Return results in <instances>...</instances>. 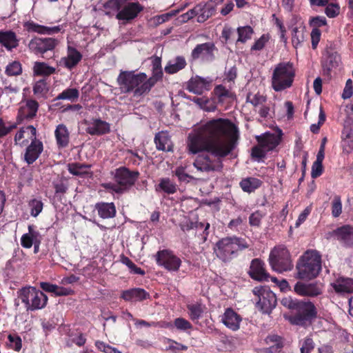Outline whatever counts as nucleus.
<instances>
[{"label":"nucleus","mask_w":353,"mask_h":353,"mask_svg":"<svg viewBox=\"0 0 353 353\" xmlns=\"http://www.w3.org/2000/svg\"><path fill=\"white\" fill-rule=\"evenodd\" d=\"M353 94V83L352 81L349 79L345 83V86L343 89L342 98L344 99H349Z\"/></svg>","instance_id":"obj_62"},{"label":"nucleus","mask_w":353,"mask_h":353,"mask_svg":"<svg viewBox=\"0 0 353 353\" xmlns=\"http://www.w3.org/2000/svg\"><path fill=\"white\" fill-rule=\"evenodd\" d=\"M95 208L102 219H110L116 215V208L113 203H99Z\"/></svg>","instance_id":"obj_31"},{"label":"nucleus","mask_w":353,"mask_h":353,"mask_svg":"<svg viewBox=\"0 0 353 353\" xmlns=\"http://www.w3.org/2000/svg\"><path fill=\"white\" fill-rule=\"evenodd\" d=\"M340 7L336 3H330L325 8V14L330 18H334L339 14Z\"/></svg>","instance_id":"obj_56"},{"label":"nucleus","mask_w":353,"mask_h":353,"mask_svg":"<svg viewBox=\"0 0 353 353\" xmlns=\"http://www.w3.org/2000/svg\"><path fill=\"white\" fill-rule=\"evenodd\" d=\"M186 65L187 63L185 58L179 56L174 59L170 60L164 70L166 73L173 74L183 69Z\"/></svg>","instance_id":"obj_32"},{"label":"nucleus","mask_w":353,"mask_h":353,"mask_svg":"<svg viewBox=\"0 0 353 353\" xmlns=\"http://www.w3.org/2000/svg\"><path fill=\"white\" fill-rule=\"evenodd\" d=\"M269 37L266 34H263L258 40L255 41L252 46V50H261L263 48L265 43L268 42Z\"/></svg>","instance_id":"obj_60"},{"label":"nucleus","mask_w":353,"mask_h":353,"mask_svg":"<svg viewBox=\"0 0 353 353\" xmlns=\"http://www.w3.org/2000/svg\"><path fill=\"white\" fill-rule=\"evenodd\" d=\"M304 37L301 31L294 28L292 30V42L293 45L296 47L303 41Z\"/></svg>","instance_id":"obj_59"},{"label":"nucleus","mask_w":353,"mask_h":353,"mask_svg":"<svg viewBox=\"0 0 353 353\" xmlns=\"http://www.w3.org/2000/svg\"><path fill=\"white\" fill-rule=\"evenodd\" d=\"M54 136L59 148H65L68 146L69 143V132L65 125L59 124L57 126Z\"/></svg>","instance_id":"obj_30"},{"label":"nucleus","mask_w":353,"mask_h":353,"mask_svg":"<svg viewBox=\"0 0 353 353\" xmlns=\"http://www.w3.org/2000/svg\"><path fill=\"white\" fill-rule=\"evenodd\" d=\"M262 184L261 180L255 177H248L243 179L240 182V186L243 191L248 193L254 192L259 188Z\"/></svg>","instance_id":"obj_34"},{"label":"nucleus","mask_w":353,"mask_h":353,"mask_svg":"<svg viewBox=\"0 0 353 353\" xmlns=\"http://www.w3.org/2000/svg\"><path fill=\"white\" fill-rule=\"evenodd\" d=\"M22 72L21 65L19 61H12L6 68V73L8 76L19 75Z\"/></svg>","instance_id":"obj_46"},{"label":"nucleus","mask_w":353,"mask_h":353,"mask_svg":"<svg viewBox=\"0 0 353 353\" xmlns=\"http://www.w3.org/2000/svg\"><path fill=\"white\" fill-rule=\"evenodd\" d=\"M253 293L258 297L256 306L263 313L269 314L276 305V298L270 289L264 287H255Z\"/></svg>","instance_id":"obj_10"},{"label":"nucleus","mask_w":353,"mask_h":353,"mask_svg":"<svg viewBox=\"0 0 353 353\" xmlns=\"http://www.w3.org/2000/svg\"><path fill=\"white\" fill-rule=\"evenodd\" d=\"M259 143L268 151L273 150L277 145L276 137L271 134H265L262 137H256Z\"/></svg>","instance_id":"obj_36"},{"label":"nucleus","mask_w":353,"mask_h":353,"mask_svg":"<svg viewBox=\"0 0 353 353\" xmlns=\"http://www.w3.org/2000/svg\"><path fill=\"white\" fill-rule=\"evenodd\" d=\"M323 172V165L322 162L319 161H314L312 167V172H311V176L313 179H316L321 175Z\"/></svg>","instance_id":"obj_63"},{"label":"nucleus","mask_w":353,"mask_h":353,"mask_svg":"<svg viewBox=\"0 0 353 353\" xmlns=\"http://www.w3.org/2000/svg\"><path fill=\"white\" fill-rule=\"evenodd\" d=\"M269 262L272 270L279 273L290 271L293 268L290 252L283 245L276 247L271 251Z\"/></svg>","instance_id":"obj_7"},{"label":"nucleus","mask_w":353,"mask_h":353,"mask_svg":"<svg viewBox=\"0 0 353 353\" xmlns=\"http://www.w3.org/2000/svg\"><path fill=\"white\" fill-rule=\"evenodd\" d=\"M181 229L185 232L189 231L190 230H192L194 228H203V223H199V222H194L190 219H185L184 220L180 225Z\"/></svg>","instance_id":"obj_51"},{"label":"nucleus","mask_w":353,"mask_h":353,"mask_svg":"<svg viewBox=\"0 0 353 353\" xmlns=\"http://www.w3.org/2000/svg\"><path fill=\"white\" fill-rule=\"evenodd\" d=\"M197 6L201 7L199 11L197 21L199 23L205 21L208 19L214 14L216 8L212 3H207L205 4H198Z\"/></svg>","instance_id":"obj_35"},{"label":"nucleus","mask_w":353,"mask_h":353,"mask_svg":"<svg viewBox=\"0 0 353 353\" xmlns=\"http://www.w3.org/2000/svg\"><path fill=\"white\" fill-rule=\"evenodd\" d=\"M211 81L207 79L196 77L192 78L188 83L187 89L196 94H201L204 91L210 89Z\"/></svg>","instance_id":"obj_20"},{"label":"nucleus","mask_w":353,"mask_h":353,"mask_svg":"<svg viewBox=\"0 0 353 353\" xmlns=\"http://www.w3.org/2000/svg\"><path fill=\"white\" fill-rule=\"evenodd\" d=\"M27 129L31 133V143L27 147L24 160L28 164L33 163L39 157L43 150V145L41 141L36 139V128L32 125H28Z\"/></svg>","instance_id":"obj_11"},{"label":"nucleus","mask_w":353,"mask_h":353,"mask_svg":"<svg viewBox=\"0 0 353 353\" xmlns=\"http://www.w3.org/2000/svg\"><path fill=\"white\" fill-rule=\"evenodd\" d=\"M82 54L75 48L68 46L67 55L61 58L59 64L68 70L74 68L81 60Z\"/></svg>","instance_id":"obj_18"},{"label":"nucleus","mask_w":353,"mask_h":353,"mask_svg":"<svg viewBox=\"0 0 353 353\" xmlns=\"http://www.w3.org/2000/svg\"><path fill=\"white\" fill-rule=\"evenodd\" d=\"M239 38L237 42L245 43L252 38L253 29L250 26H243L237 28Z\"/></svg>","instance_id":"obj_42"},{"label":"nucleus","mask_w":353,"mask_h":353,"mask_svg":"<svg viewBox=\"0 0 353 353\" xmlns=\"http://www.w3.org/2000/svg\"><path fill=\"white\" fill-rule=\"evenodd\" d=\"M299 301L297 299H294L291 296H286L282 299L281 304L288 309L295 310Z\"/></svg>","instance_id":"obj_58"},{"label":"nucleus","mask_w":353,"mask_h":353,"mask_svg":"<svg viewBox=\"0 0 353 353\" xmlns=\"http://www.w3.org/2000/svg\"><path fill=\"white\" fill-rule=\"evenodd\" d=\"M0 43L8 50L11 51L19 46V40L13 31H0Z\"/></svg>","instance_id":"obj_26"},{"label":"nucleus","mask_w":353,"mask_h":353,"mask_svg":"<svg viewBox=\"0 0 353 353\" xmlns=\"http://www.w3.org/2000/svg\"><path fill=\"white\" fill-rule=\"evenodd\" d=\"M127 0H109L104 4V8L106 10V14L110 15L112 12L121 10L123 3Z\"/></svg>","instance_id":"obj_41"},{"label":"nucleus","mask_w":353,"mask_h":353,"mask_svg":"<svg viewBox=\"0 0 353 353\" xmlns=\"http://www.w3.org/2000/svg\"><path fill=\"white\" fill-rule=\"evenodd\" d=\"M117 82L123 92H134V96H141L150 90H143L142 88L148 82L144 73L135 74L134 72L122 71L120 72Z\"/></svg>","instance_id":"obj_4"},{"label":"nucleus","mask_w":353,"mask_h":353,"mask_svg":"<svg viewBox=\"0 0 353 353\" xmlns=\"http://www.w3.org/2000/svg\"><path fill=\"white\" fill-rule=\"evenodd\" d=\"M48 91L47 83L43 80L38 81L33 86V92L37 97H44Z\"/></svg>","instance_id":"obj_44"},{"label":"nucleus","mask_w":353,"mask_h":353,"mask_svg":"<svg viewBox=\"0 0 353 353\" xmlns=\"http://www.w3.org/2000/svg\"><path fill=\"white\" fill-rule=\"evenodd\" d=\"M236 127L229 120H210L196 128L188 138L190 153L206 151L217 159L212 161L208 154L199 155L193 165L201 172H210L222 168L221 159L228 156L236 147L238 140Z\"/></svg>","instance_id":"obj_1"},{"label":"nucleus","mask_w":353,"mask_h":353,"mask_svg":"<svg viewBox=\"0 0 353 353\" xmlns=\"http://www.w3.org/2000/svg\"><path fill=\"white\" fill-rule=\"evenodd\" d=\"M216 48L212 42L197 45L192 51L191 56L193 59H201L203 61H212L214 59V51Z\"/></svg>","instance_id":"obj_14"},{"label":"nucleus","mask_w":353,"mask_h":353,"mask_svg":"<svg viewBox=\"0 0 353 353\" xmlns=\"http://www.w3.org/2000/svg\"><path fill=\"white\" fill-rule=\"evenodd\" d=\"M204 307L203 305L199 303L188 305L190 319L192 321L198 320L201 316Z\"/></svg>","instance_id":"obj_40"},{"label":"nucleus","mask_w":353,"mask_h":353,"mask_svg":"<svg viewBox=\"0 0 353 353\" xmlns=\"http://www.w3.org/2000/svg\"><path fill=\"white\" fill-rule=\"evenodd\" d=\"M139 175L138 172L130 171L125 168H119L115 170L114 182L104 183L103 186L107 190L123 194L134 185Z\"/></svg>","instance_id":"obj_5"},{"label":"nucleus","mask_w":353,"mask_h":353,"mask_svg":"<svg viewBox=\"0 0 353 353\" xmlns=\"http://www.w3.org/2000/svg\"><path fill=\"white\" fill-rule=\"evenodd\" d=\"M16 128L15 123L8 122L0 118V137L6 136Z\"/></svg>","instance_id":"obj_47"},{"label":"nucleus","mask_w":353,"mask_h":353,"mask_svg":"<svg viewBox=\"0 0 353 353\" xmlns=\"http://www.w3.org/2000/svg\"><path fill=\"white\" fill-rule=\"evenodd\" d=\"M332 286L339 294L353 293V279L351 278H339L333 283Z\"/></svg>","instance_id":"obj_27"},{"label":"nucleus","mask_w":353,"mask_h":353,"mask_svg":"<svg viewBox=\"0 0 353 353\" xmlns=\"http://www.w3.org/2000/svg\"><path fill=\"white\" fill-rule=\"evenodd\" d=\"M174 174L177 176L179 180L182 182H188L191 176L185 173V169L183 167H178L174 170Z\"/></svg>","instance_id":"obj_61"},{"label":"nucleus","mask_w":353,"mask_h":353,"mask_svg":"<svg viewBox=\"0 0 353 353\" xmlns=\"http://www.w3.org/2000/svg\"><path fill=\"white\" fill-rule=\"evenodd\" d=\"M337 239L346 245H353V227L345 225L335 230Z\"/></svg>","instance_id":"obj_29"},{"label":"nucleus","mask_w":353,"mask_h":353,"mask_svg":"<svg viewBox=\"0 0 353 353\" xmlns=\"http://www.w3.org/2000/svg\"><path fill=\"white\" fill-rule=\"evenodd\" d=\"M121 261L123 264L128 266L131 272L140 275H143L145 274L144 270L138 268L129 258L122 256Z\"/></svg>","instance_id":"obj_48"},{"label":"nucleus","mask_w":353,"mask_h":353,"mask_svg":"<svg viewBox=\"0 0 353 353\" xmlns=\"http://www.w3.org/2000/svg\"><path fill=\"white\" fill-rule=\"evenodd\" d=\"M311 212V208L307 207L299 216L296 223L295 227L298 228L307 219L308 215L310 214Z\"/></svg>","instance_id":"obj_64"},{"label":"nucleus","mask_w":353,"mask_h":353,"mask_svg":"<svg viewBox=\"0 0 353 353\" xmlns=\"http://www.w3.org/2000/svg\"><path fill=\"white\" fill-rule=\"evenodd\" d=\"M156 147L159 150L170 152L172 150V143L168 132H160L154 137Z\"/></svg>","instance_id":"obj_28"},{"label":"nucleus","mask_w":353,"mask_h":353,"mask_svg":"<svg viewBox=\"0 0 353 353\" xmlns=\"http://www.w3.org/2000/svg\"><path fill=\"white\" fill-rule=\"evenodd\" d=\"M215 94L221 100L225 98H232L233 93L222 85H219L214 88Z\"/></svg>","instance_id":"obj_49"},{"label":"nucleus","mask_w":353,"mask_h":353,"mask_svg":"<svg viewBox=\"0 0 353 353\" xmlns=\"http://www.w3.org/2000/svg\"><path fill=\"white\" fill-rule=\"evenodd\" d=\"M162 76L161 60L159 57H155L152 61V76L148 79L147 83L142 88L143 90H150Z\"/></svg>","instance_id":"obj_22"},{"label":"nucleus","mask_w":353,"mask_h":353,"mask_svg":"<svg viewBox=\"0 0 353 353\" xmlns=\"http://www.w3.org/2000/svg\"><path fill=\"white\" fill-rule=\"evenodd\" d=\"M89 165L77 163H69L68 170L69 172L75 176H83L88 174Z\"/></svg>","instance_id":"obj_39"},{"label":"nucleus","mask_w":353,"mask_h":353,"mask_svg":"<svg viewBox=\"0 0 353 353\" xmlns=\"http://www.w3.org/2000/svg\"><path fill=\"white\" fill-rule=\"evenodd\" d=\"M248 247L249 245L244 239L236 236L226 237L216 243L214 252L219 259L228 262L236 257L239 251Z\"/></svg>","instance_id":"obj_3"},{"label":"nucleus","mask_w":353,"mask_h":353,"mask_svg":"<svg viewBox=\"0 0 353 353\" xmlns=\"http://www.w3.org/2000/svg\"><path fill=\"white\" fill-rule=\"evenodd\" d=\"M33 71L36 75L48 76L54 73L55 68L44 62L37 61L34 64Z\"/></svg>","instance_id":"obj_37"},{"label":"nucleus","mask_w":353,"mask_h":353,"mask_svg":"<svg viewBox=\"0 0 353 353\" xmlns=\"http://www.w3.org/2000/svg\"><path fill=\"white\" fill-rule=\"evenodd\" d=\"M221 321L227 327L236 331L239 329L241 318L232 309L228 308L221 317Z\"/></svg>","instance_id":"obj_21"},{"label":"nucleus","mask_w":353,"mask_h":353,"mask_svg":"<svg viewBox=\"0 0 353 353\" xmlns=\"http://www.w3.org/2000/svg\"><path fill=\"white\" fill-rule=\"evenodd\" d=\"M268 150H265L259 143L252 149V156L253 158L261 159L266 155Z\"/></svg>","instance_id":"obj_57"},{"label":"nucleus","mask_w":353,"mask_h":353,"mask_svg":"<svg viewBox=\"0 0 353 353\" xmlns=\"http://www.w3.org/2000/svg\"><path fill=\"white\" fill-rule=\"evenodd\" d=\"M296 278L311 280L321 270V255L316 250H308L299 259L296 265Z\"/></svg>","instance_id":"obj_2"},{"label":"nucleus","mask_w":353,"mask_h":353,"mask_svg":"<svg viewBox=\"0 0 353 353\" xmlns=\"http://www.w3.org/2000/svg\"><path fill=\"white\" fill-rule=\"evenodd\" d=\"M157 192H163L168 194H174L177 190V185L169 178H162L159 180L158 185L155 186Z\"/></svg>","instance_id":"obj_33"},{"label":"nucleus","mask_w":353,"mask_h":353,"mask_svg":"<svg viewBox=\"0 0 353 353\" xmlns=\"http://www.w3.org/2000/svg\"><path fill=\"white\" fill-rule=\"evenodd\" d=\"M28 205L30 209V214L37 217L42 211L43 203L38 199H33L29 201Z\"/></svg>","instance_id":"obj_43"},{"label":"nucleus","mask_w":353,"mask_h":353,"mask_svg":"<svg viewBox=\"0 0 353 353\" xmlns=\"http://www.w3.org/2000/svg\"><path fill=\"white\" fill-rule=\"evenodd\" d=\"M192 101L199 105V107L208 112L213 111L215 109L214 105L208 106L207 104L210 102L209 99L205 97H194Z\"/></svg>","instance_id":"obj_52"},{"label":"nucleus","mask_w":353,"mask_h":353,"mask_svg":"<svg viewBox=\"0 0 353 353\" xmlns=\"http://www.w3.org/2000/svg\"><path fill=\"white\" fill-rule=\"evenodd\" d=\"M39 109V103L33 99H27L21 103L19 110L18 119L31 120L34 119Z\"/></svg>","instance_id":"obj_17"},{"label":"nucleus","mask_w":353,"mask_h":353,"mask_svg":"<svg viewBox=\"0 0 353 353\" xmlns=\"http://www.w3.org/2000/svg\"><path fill=\"white\" fill-rule=\"evenodd\" d=\"M19 299L27 310H34L44 307L48 302L47 296L34 287L23 288L19 294Z\"/></svg>","instance_id":"obj_8"},{"label":"nucleus","mask_w":353,"mask_h":353,"mask_svg":"<svg viewBox=\"0 0 353 353\" xmlns=\"http://www.w3.org/2000/svg\"><path fill=\"white\" fill-rule=\"evenodd\" d=\"M58 41L53 38L34 37L30 41L28 48L34 54H41L47 51L52 50L58 45Z\"/></svg>","instance_id":"obj_13"},{"label":"nucleus","mask_w":353,"mask_h":353,"mask_svg":"<svg viewBox=\"0 0 353 353\" xmlns=\"http://www.w3.org/2000/svg\"><path fill=\"white\" fill-rule=\"evenodd\" d=\"M342 212V203L339 196H335L332 202V214L334 217H338Z\"/></svg>","instance_id":"obj_50"},{"label":"nucleus","mask_w":353,"mask_h":353,"mask_svg":"<svg viewBox=\"0 0 353 353\" xmlns=\"http://www.w3.org/2000/svg\"><path fill=\"white\" fill-rule=\"evenodd\" d=\"M156 261L159 265L173 272L177 271L181 264V260L167 250L159 251L156 254Z\"/></svg>","instance_id":"obj_12"},{"label":"nucleus","mask_w":353,"mask_h":353,"mask_svg":"<svg viewBox=\"0 0 353 353\" xmlns=\"http://www.w3.org/2000/svg\"><path fill=\"white\" fill-rule=\"evenodd\" d=\"M142 10L143 8L139 3L125 1L121 10L117 13L116 18L119 20L130 21L134 19Z\"/></svg>","instance_id":"obj_16"},{"label":"nucleus","mask_w":353,"mask_h":353,"mask_svg":"<svg viewBox=\"0 0 353 353\" xmlns=\"http://www.w3.org/2000/svg\"><path fill=\"white\" fill-rule=\"evenodd\" d=\"M8 341L7 343V345L17 351L19 352L22 347V341L20 336L16 334H9L8 336Z\"/></svg>","instance_id":"obj_45"},{"label":"nucleus","mask_w":353,"mask_h":353,"mask_svg":"<svg viewBox=\"0 0 353 353\" xmlns=\"http://www.w3.org/2000/svg\"><path fill=\"white\" fill-rule=\"evenodd\" d=\"M294 289L296 294L302 296H316L321 293L319 285L313 283L305 284L298 282Z\"/></svg>","instance_id":"obj_24"},{"label":"nucleus","mask_w":353,"mask_h":353,"mask_svg":"<svg viewBox=\"0 0 353 353\" xmlns=\"http://www.w3.org/2000/svg\"><path fill=\"white\" fill-rule=\"evenodd\" d=\"M86 132L91 135H100L110 132V125L101 119H94L88 123Z\"/></svg>","instance_id":"obj_25"},{"label":"nucleus","mask_w":353,"mask_h":353,"mask_svg":"<svg viewBox=\"0 0 353 353\" xmlns=\"http://www.w3.org/2000/svg\"><path fill=\"white\" fill-rule=\"evenodd\" d=\"M248 274L252 279L259 281H268L270 278L264 262L259 259H254L251 261Z\"/></svg>","instance_id":"obj_15"},{"label":"nucleus","mask_w":353,"mask_h":353,"mask_svg":"<svg viewBox=\"0 0 353 353\" xmlns=\"http://www.w3.org/2000/svg\"><path fill=\"white\" fill-rule=\"evenodd\" d=\"M26 29L29 32H34L41 34L52 35L59 32L63 28L62 26H57L53 27H48L39 25L33 21H28L25 25Z\"/></svg>","instance_id":"obj_23"},{"label":"nucleus","mask_w":353,"mask_h":353,"mask_svg":"<svg viewBox=\"0 0 353 353\" xmlns=\"http://www.w3.org/2000/svg\"><path fill=\"white\" fill-rule=\"evenodd\" d=\"M79 97V92L77 88H67L61 92L56 97V100H68L71 102L77 101Z\"/></svg>","instance_id":"obj_38"},{"label":"nucleus","mask_w":353,"mask_h":353,"mask_svg":"<svg viewBox=\"0 0 353 353\" xmlns=\"http://www.w3.org/2000/svg\"><path fill=\"white\" fill-rule=\"evenodd\" d=\"M174 325L178 330L183 331H186L192 327L191 323L183 318L176 319L174 320Z\"/></svg>","instance_id":"obj_54"},{"label":"nucleus","mask_w":353,"mask_h":353,"mask_svg":"<svg viewBox=\"0 0 353 353\" xmlns=\"http://www.w3.org/2000/svg\"><path fill=\"white\" fill-rule=\"evenodd\" d=\"M201 7L197 6V5L192 9L188 10L187 12L183 14L181 16V21L183 22L188 21V20L192 19L195 16H199V11L201 10Z\"/></svg>","instance_id":"obj_55"},{"label":"nucleus","mask_w":353,"mask_h":353,"mask_svg":"<svg viewBox=\"0 0 353 353\" xmlns=\"http://www.w3.org/2000/svg\"><path fill=\"white\" fill-rule=\"evenodd\" d=\"M314 343L312 338L306 337L302 341L301 346V353H310L314 348Z\"/></svg>","instance_id":"obj_53"},{"label":"nucleus","mask_w":353,"mask_h":353,"mask_svg":"<svg viewBox=\"0 0 353 353\" xmlns=\"http://www.w3.org/2000/svg\"><path fill=\"white\" fill-rule=\"evenodd\" d=\"M296 314L289 317L291 323L297 325H305L316 315L314 304L310 301H299L296 307Z\"/></svg>","instance_id":"obj_9"},{"label":"nucleus","mask_w":353,"mask_h":353,"mask_svg":"<svg viewBox=\"0 0 353 353\" xmlns=\"http://www.w3.org/2000/svg\"><path fill=\"white\" fill-rule=\"evenodd\" d=\"M295 77V69L290 62L277 64L272 75V87L276 92H281L290 88Z\"/></svg>","instance_id":"obj_6"},{"label":"nucleus","mask_w":353,"mask_h":353,"mask_svg":"<svg viewBox=\"0 0 353 353\" xmlns=\"http://www.w3.org/2000/svg\"><path fill=\"white\" fill-rule=\"evenodd\" d=\"M121 298L125 301L140 302L149 299L150 294L143 288H134L122 291Z\"/></svg>","instance_id":"obj_19"}]
</instances>
